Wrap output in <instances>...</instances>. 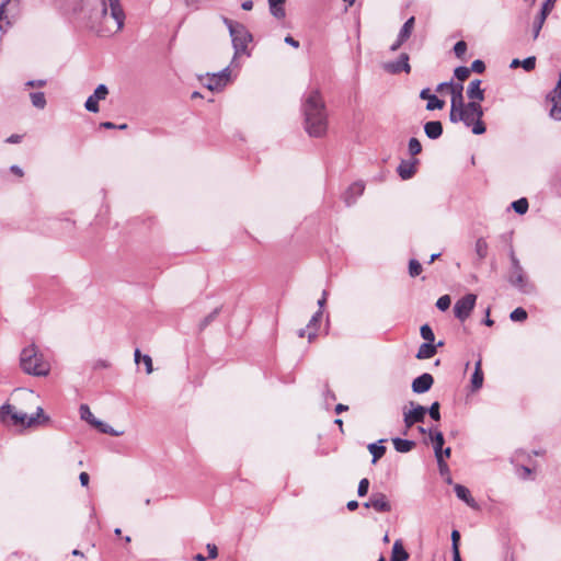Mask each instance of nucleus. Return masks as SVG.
I'll return each instance as SVG.
<instances>
[{
  "label": "nucleus",
  "instance_id": "obj_1",
  "mask_svg": "<svg viewBox=\"0 0 561 561\" xmlns=\"http://www.w3.org/2000/svg\"><path fill=\"white\" fill-rule=\"evenodd\" d=\"M100 9L91 13L92 27L102 36L118 33L125 22V13L119 0H99Z\"/></svg>",
  "mask_w": 561,
  "mask_h": 561
},
{
  "label": "nucleus",
  "instance_id": "obj_2",
  "mask_svg": "<svg viewBox=\"0 0 561 561\" xmlns=\"http://www.w3.org/2000/svg\"><path fill=\"white\" fill-rule=\"evenodd\" d=\"M305 129L311 137H322L327 133L328 119L324 102L319 91H311L302 104Z\"/></svg>",
  "mask_w": 561,
  "mask_h": 561
},
{
  "label": "nucleus",
  "instance_id": "obj_3",
  "mask_svg": "<svg viewBox=\"0 0 561 561\" xmlns=\"http://www.w3.org/2000/svg\"><path fill=\"white\" fill-rule=\"evenodd\" d=\"M22 370L32 376L45 377L50 371V364L44 358L35 344L24 347L20 355Z\"/></svg>",
  "mask_w": 561,
  "mask_h": 561
},
{
  "label": "nucleus",
  "instance_id": "obj_4",
  "mask_svg": "<svg viewBox=\"0 0 561 561\" xmlns=\"http://www.w3.org/2000/svg\"><path fill=\"white\" fill-rule=\"evenodd\" d=\"M0 421L2 423H9L13 425L21 424L26 427L36 425L47 424L49 417L45 415L43 408L38 407L34 415L28 416L24 412H18L15 408L9 403H4L0 407Z\"/></svg>",
  "mask_w": 561,
  "mask_h": 561
},
{
  "label": "nucleus",
  "instance_id": "obj_5",
  "mask_svg": "<svg viewBox=\"0 0 561 561\" xmlns=\"http://www.w3.org/2000/svg\"><path fill=\"white\" fill-rule=\"evenodd\" d=\"M222 22L229 30V34L231 37L232 46L234 49V57L241 54H248V45L252 42V35L247 30V27L238 22H233L232 20L221 16Z\"/></svg>",
  "mask_w": 561,
  "mask_h": 561
},
{
  "label": "nucleus",
  "instance_id": "obj_6",
  "mask_svg": "<svg viewBox=\"0 0 561 561\" xmlns=\"http://www.w3.org/2000/svg\"><path fill=\"white\" fill-rule=\"evenodd\" d=\"M476 301L477 296L474 294H467L458 299L454 306L455 317L461 322L467 320L476 306Z\"/></svg>",
  "mask_w": 561,
  "mask_h": 561
},
{
  "label": "nucleus",
  "instance_id": "obj_7",
  "mask_svg": "<svg viewBox=\"0 0 561 561\" xmlns=\"http://www.w3.org/2000/svg\"><path fill=\"white\" fill-rule=\"evenodd\" d=\"M508 283L523 294H530L534 285L530 284L525 275L524 268L510 271Z\"/></svg>",
  "mask_w": 561,
  "mask_h": 561
},
{
  "label": "nucleus",
  "instance_id": "obj_8",
  "mask_svg": "<svg viewBox=\"0 0 561 561\" xmlns=\"http://www.w3.org/2000/svg\"><path fill=\"white\" fill-rule=\"evenodd\" d=\"M431 438L434 443V451L439 470L440 472H443L448 469L447 463L444 461V457H449L451 450L448 447L444 449V451H442V445H444V436L440 432H436L434 435L431 436Z\"/></svg>",
  "mask_w": 561,
  "mask_h": 561
},
{
  "label": "nucleus",
  "instance_id": "obj_9",
  "mask_svg": "<svg viewBox=\"0 0 561 561\" xmlns=\"http://www.w3.org/2000/svg\"><path fill=\"white\" fill-rule=\"evenodd\" d=\"M463 111H467V112L476 115V117L478 118V122H476L474 127H473V134L474 135L484 134L486 130L485 125L482 121L484 112H483V108H482L480 102L477 100H471L470 102H468L466 104Z\"/></svg>",
  "mask_w": 561,
  "mask_h": 561
},
{
  "label": "nucleus",
  "instance_id": "obj_10",
  "mask_svg": "<svg viewBox=\"0 0 561 561\" xmlns=\"http://www.w3.org/2000/svg\"><path fill=\"white\" fill-rule=\"evenodd\" d=\"M366 508H374L378 513H388L391 511V504L386 496V494L381 492H374L369 500L364 503Z\"/></svg>",
  "mask_w": 561,
  "mask_h": 561
},
{
  "label": "nucleus",
  "instance_id": "obj_11",
  "mask_svg": "<svg viewBox=\"0 0 561 561\" xmlns=\"http://www.w3.org/2000/svg\"><path fill=\"white\" fill-rule=\"evenodd\" d=\"M108 95V89L105 84H99L93 94L90 95L85 103H84V107L87 111L89 112H92V113H98L99 112V101H103L106 99V96Z\"/></svg>",
  "mask_w": 561,
  "mask_h": 561
},
{
  "label": "nucleus",
  "instance_id": "obj_12",
  "mask_svg": "<svg viewBox=\"0 0 561 561\" xmlns=\"http://www.w3.org/2000/svg\"><path fill=\"white\" fill-rule=\"evenodd\" d=\"M383 69L392 75L400 73L402 71L409 73L411 71V66L409 64V55L402 53L399 56L398 60L385 64Z\"/></svg>",
  "mask_w": 561,
  "mask_h": 561
},
{
  "label": "nucleus",
  "instance_id": "obj_13",
  "mask_svg": "<svg viewBox=\"0 0 561 561\" xmlns=\"http://www.w3.org/2000/svg\"><path fill=\"white\" fill-rule=\"evenodd\" d=\"M427 409L423 405H415L412 410L403 413V421L407 428L412 427L415 423L424 421Z\"/></svg>",
  "mask_w": 561,
  "mask_h": 561
},
{
  "label": "nucleus",
  "instance_id": "obj_14",
  "mask_svg": "<svg viewBox=\"0 0 561 561\" xmlns=\"http://www.w3.org/2000/svg\"><path fill=\"white\" fill-rule=\"evenodd\" d=\"M229 78H230L229 68H225L224 70L219 71L218 73L211 75L207 79L206 87L210 91L219 90L228 83Z\"/></svg>",
  "mask_w": 561,
  "mask_h": 561
},
{
  "label": "nucleus",
  "instance_id": "obj_15",
  "mask_svg": "<svg viewBox=\"0 0 561 561\" xmlns=\"http://www.w3.org/2000/svg\"><path fill=\"white\" fill-rule=\"evenodd\" d=\"M434 378L431 374L424 373L416 377L412 382V390L415 393H424L433 386Z\"/></svg>",
  "mask_w": 561,
  "mask_h": 561
},
{
  "label": "nucleus",
  "instance_id": "obj_16",
  "mask_svg": "<svg viewBox=\"0 0 561 561\" xmlns=\"http://www.w3.org/2000/svg\"><path fill=\"white\" fill-rule=\"evenodd\" d=\"M365 190V184L363 182H354L348 186L346 192L343 195V199L347 206L353 205L356 199L363 195Z\"/></svg>",
  "mask_w": 561,
  "mask_h": 561
},
{
  "label": "nucleus",
  "instance_id": "obj_17",
  "mask_svg": "<svg viewBox=\"0 0 561 561\" xmlns=\"http://www.w3.org/2000/svg\"><path fill=\"white\" fill-rule=\"evenodd\" d=\"M420 98L422 100H427L426 110L427 111H435V110H442L445 105V102L440 99H438L435 94L431 93L430 89H423L420 93Z\"/></svg>",
  "mask_w": 561,
  "mask_h": 561
},
{
  "label": "nucleus",
  "instance_id": "obj_18",
  "mask_svg": "<svg viewBox=\"0 0 561 561\" xmlns=\"http://www.w3.org/2000/svg\"><path fill=\"white\" fill-rule=\"evenodd\" d=\"M417 160H402L397 169L402 180L411 179L416 172Z\"/></svg>",
  "mask_w": 561,
  "mask_h": 561
},
{
  "label": "nucleus",
  "instance_id": "obj_19",
  "mask_svg": "<svg viewBox=\"0 0 561 561\" xmlns=\"http://www.w3.org/2000/svg\"><path fill=\"white\" fill-rule=\"evenodd\" d=\"M455 493L457 497L461 501H463L467 505H469L472 508H477L478 504L476 500L471 496L470 491L468 488L461 484H456L454 486Z\"/></svg>",
  "mask_w": 561,
  "mask_h": 561
},
{
  "label": "nucleus",
  "instance_id": "obj_20",
  "mask_svg": "<svg viewBox=\"0 0 561 561\" xmlns=\"http://www.w3.org/2000/svg\"><path fill=\"white\" fill-rule=\"evenodd\" d=\"M481 80H472L467 88V95L470 100H477L479 102L484 100V90L481 89Z\"/></svg>",
  "mask_w": 561,
  "mask_h": 561
},
{
  "label": "nucleus",
  "instance_id": "obj_21",
  "mask_svg": "<svg viewBox=\"0 0 561 561\" xmlns=\"http://www.w3.org/2000/svg\"><path fill=\"white\" fill-rule=\"evenodd\" d=\"M424 133L430 139H438L443 134V125L439 121H431L424 125Z\"/></svg>",
  "mask_w": 561,
  "mask_h": 561
},
{
  "label": "nucleus",
  "instance_id": "obj_22",
  "mask_svg": "<svg viewBox=\"0 0 561 561\" xmlns=\"http://www.w3.org/2000/svg\"><path fill=\"white\" fill-rule=\"evenodd\" d=\"M437 353V346L435 344L425 342L420 345L415 357L417 359H428L432 358Z\"/></svg>",
  "mask_w": 561,
  "mask_h": 561
},
{
  "label": "nucleus",
  "instance_id": "obj_23",
  "mask_svg": "<svg viewBox=\"0 0 561 561\" xmlns=\"http://www.w3.org/2000/svg\"><path fill=\"white\" fill-rule=\"evenodd\" d=\"M267 1H268V7H270V12L274 18L282 20L286 16V11L284 8L285 0H267Z\"/></svg>",
  "mask_w": 561,
  "mask_h": 561
},
{
  "label": "nucleus",
  "instance_id": "obj_24",
  "mask_svg": "<svg viewBox=\"0 0 561 561\" xmlns=\"http://www.w3.org/2000/svg\"><path fill=\"white\" fill-rule=\"evenodd\" d=\"M322 318V311L318 310L310 319L309 323L307 324L308 329V340L311 342L317 336L318 325Z\"/></svg>",
  "mask_w": 561,
  "mask_h": 561
},
{
  "label": "nucleus",
  "instance_id": "obj_25",
  "mask_svg": "<svg viewBox=\"0 0 561 561\" xmlns=\"http://www.w3.org/2000/svg\"><path fill=\"white\" fill-rule=\"evenodd\" d=\"M409 553L404 549L401 540H397L392 547L391 561H407Z\"/></svg>",
  "mask_w": 561,
  "mask_h": 561
},
{
  "label": "nucleus",
  "instance_id": "obj_26",
  "mask_svg": "<svg viewBox=\"0 0 561 561\" xmlns=\"http://www.w3.org/2000/svg\"><path fill=\"white\" fill-rule=\"evenodd\" d=\"M79 412H80V417L83 421L88 422L90 425H92L94 427L96 425H103V422L95 419V416L93 415V413L91 412L90 408L87 404H81Z\"/></svg>",
  "mask_w": 561,
  "mask_h": 561
},
{
  "label": "nucleus",
  "instance_id": "obj_27",
  "mask_svg": "<svg viewBox=\"0 0 561 561\" xmlns=\"http://www.w3.org/2000/svg\"><path fill=\"white\" fill-rule=\"evenodd\" d=\"M415 19L414 16H411L408 19L404 24L402 25L398 38H400L401 42H407L409 37L411 36L413 28H414Z\"/></svg>",
  "mask_w": 561,
  "mask_h": 561
},
{
  "label": "nucleus",
  "instance_id": "obj_28",
  "mask_svg": "<svg viewBox=\"0 0 561 561\" xmlns=\"http://www.w3.org/2000/svg\"><path fill=\"white\" fill-rule=\"evenodd\" d=\"M383 442V439H380L378 443H371L368 445V450L373 455V463H376L385 455L386 447L380 445Z\"/></svg>",
  "mask_w": 561,
  "mask_h": 561
},
{
  "label": "nucleus",
  "instance_id": "obj_29",
  "mask_svg": "<svg viewBox=\"0 0 561 561\" xmlns=\"http://www.w3.org/2000/svg\"><path fill=\"white\" fill-rule=\"evenodd\" d=\"M392 444L398 453H409L415 446V443L413 440L403 439L399 437L393 438Z\"/></svg>",
  "mask_w": 561,
  "mask_h": 561
},
{
  "label": "nucleus",
  "instance_id": "obj_30",
  "mask_svg": "<svg viewBox=\"0 0 561 561\" xmlns=\"http://www.w3.org/2000/svg\"><path fill=\"white\" fill-rule=\"evenodd\" d=\"M482 383H483V373L481 369V360H478L476 363V368H474V371H473L472 378H471L472 389L473 390L480 389L482 387Z\"/></svg>",
  "mask_w": 561,
  "mask_h": 561
},
{
  "label": "nucleus",
  "instance_id": "obj_31",
  "mask_svg": "<svg viewBox=\"0 0 561 561\" xmlns=\"http://www.w3.org/2000/svg\"><path fill=\"white\" fill-rule=\"evenodd\" d=\"M30 98H31V102L34 107H36L38 110L45 108L47 102H46L45 94L43 92H32L30 94Z\"/></svg>",
  "mask_w": 561,
  "mask_h": 561
},
{
  "label": "nucleus",
  "instance_id": "obj_32",
  "mask_svg": "<svg viewBox=\"0 0 561 561\" xmlns=\"http://www.w3.org/2000/svg\"><path fill=\"white\" fill-rule=\"evenodd\" d=\"M474 250H476V253H477V255H478V257L480 260L485 259V256L488 255V243H486V241L483 238H479L476 241Z\"/></svg>",
  "mask_w": 561,
  "mask_h": 561
},
{
  "label": "nucleus",
  "instance_id": "obj_33",
  "mask_svg": "<svg viewBox=\"0 0 561 561\" xmlns=\"http://www.w3.org/2000/svg\"><path fill=\"white\" fill-rule=\"evenodd\" d=\"M528 206H529L528 201L525 197H522L512 203L513 209L519 215L526 214L528 210Z\"/></svg>",
  "mask_w": 561,
  "mask_h": 561
},
{
  "label": "nucleus",
  "instance_id": "obj_34",
  "mask_svg": "<svg viewBox=\"0 0 561 561\" xmlns=\"http://www.w3.org/2000/svg\"><path fill=\"white\" fill-rule=\"evenodd\" d=\"M421 336L425 340V342L433 343L435 341V335L432 328L428 324H423L420 329Z\"/></svg>",
  "mask_w": 561,
  "mask_h": 561
},
{
  "label": "nucleus",
  "instance_id": "obj_35",
  "mask_svg": "<svg viewBox=\"0 0 561 561\" xmlns=\"http://www.w3.org/2000/svg\"><path fill=\"white\" fill-rule=\"evenodd\" d=\"M422 273V265L417 260H410L409 262V274L412 277L419 276Z\"/></svg>",
  "mask_w": 561,
  "mask_h": 561
},
{
  "label": "nucleus",
  "instance_id": "obj_36",
  "mask_svg": "<svg viewBox=\"0 0 561 561\" xmlns=\"http://www.w3.org/2000/svg\"><path fill=\"white\" fill-rule=\"evenodd\" d=\"M512 321H524L527 319V312L522 307L516 308L510 314Z\"/></svg>",
  "mask_w": 561,
  "mask_h": 561
},
{
  "label": "nucleus",
  "instance_id": "obj_37",
  "mask_svg": "<svg viewBox=\"0 0 561 561\" xmlns=\"http://www.w3.org/2000/svg\"><path fill=\"white\" fill-rule=\"evenodd\" d=\"M422 151V146H421V142L419 141V139L416 138H411L409 140V152L411 156H416L419 154L420 152Z\"/></svg>",
  "mask_w": 561,
  "mask_h": 561
},
{
  "label": "nucleus",
  "instance_id": "obj_38",
  "mask_svg": "<svg viewBox=\"0 0 561 561\" xmlns=\"http://www.w3.org/2000/svg\"><path fill=\"white\" fill-rule=\"evenodd\" d=\"M553 106L550 110V117L556 121H561V99L552 102Z\"/></svg>",
  "mask_w": 561,
  "mask_h": 561
},
{
  "label": "nucleus",
  "instance_id": "obj_39",
  "mask_svg": "<svg viewBox=\"0 0 561 561\" xmlns=\"http://www.w3.org/2000/svg\"><path fill=\"white\" fill-rule=\"evenodd\" d=\"M450 304H451L450 297L448 295H444L437 299L436 307L440 311H446L450 307Z\"/></svg>",
  "mask_w": 561,
  "mask_h": 561
},
{
  "label": "nucleus",
  "instance_id": "obj_40",
  "mask_svg": "<svg viewBox=\"0 0 561 561\" xmlns=\"http://www.w3.org/2000/svg\"><path fill=\"white\" fill-rule=\"evenodd\" d=\"M476 122H478V118L476 117V115H473V114H471V113H469L467 111H463L462 123L467 127H470L472 133H473V127H474Z\"/></svg>",
  "mask_w": 561,
  "mask_h": 561
},
{
  "label": "nucleus",
  "instance_id": "obj_41",
  "mask_svg": "<svg viewBox=\"0 0 561 561\" xmlns=\"http://www.w3.org/2000/svg\"><path fill=\"white\" fill-rule=\"evenodd\" d=\"M454 73L458 80L465 81L470 75V69L468 67L460 66L455 69Z\"/></svg>",
  "mask_w": 561,
  "mask_h": 561
},
{
  "label": "nucleus",
  "instance_id": "obj_42",
  "mask_svg": "<svg viewBox=\"0 0 561 561\" xmlns=\"http://www.w3.org/2000/svg\"><path fill=\"white\" fill-rule=\"evenodd\" d=\"M220 312V308L214 309L208 316H206L201 322V329L206 328L211 321H214Z\"/></svg>",
  "mask_w": 561,
  "mask_h": 561
},
{
  "label": "nucleus",
  "instance_id": "obj_43",
  "mask_svg": "<svg viewBox=\"0 0 561 561\" xmlns=\"http://www.w3.org/2000/svg\"><path fill=\"white\" fill-rule=\"evenodd\" d=\"M95 428H98L101 433L110 434L112 436H119L122 435V432L115 431L112 426L103 422V425H96Z\"/></svg>",
  "mask_w": 561,
  "mask_h": 561
},
{
  "label": "nucleus",
  "instance_id": "obj_44",
  "mask_svg": "<svg viewBox=\"0 0 561 561\" xmlns=\"http://www.w3.org/2000/svg\"><path fill=\"white\" fill-rule=\"evenodd\" d=\"M467 51V44L463 41H459L454 46V53L458 58H462Z\"/></svg>",
  "mask_w": 561,
  "mask_h": 561
},
{
  "label": "nucleus",
  "instance_id": "obj_45",
  "mask_svg": "<svg viewBox=\"0 0 561 561\" xmlns=\"http://www.w3.org/2000/svg\"><path fill=\"white\" fill-rule=\"evenodd\" d=\"M449 119L451 123H459L463 119V111L450 107Z\"/></svg>",
  "mask_w": 561,
  "mask_h": 561
},
{
  "label": "nucleus",
  "instance_id": "obj_46",
  "mask_svg": "<svg viewBox=\"0 0 561 561\" xmlns=\"http://www.w3.org/2000/svg\"><path fill=\"white\" fill-rule=\"evenodd\" d=\"M427 412H428L430 416L433 420H435V421H439L440 420L439 403L438 402L432 403V405L427 409Z\"/></svg>",
  "mask_w": 561,
  "mask_h": 561
},
{
  "label": "nucleus",
  "instance_id": "obj_47",
  "mask_svg": "<svg viewBox=\"0 0 561 561\" xmlns=\"http://www.w3.org/2000/svg\"><path fill=\"white\" fill-rule=\"evenodd\" d=\"M369 480L364 478L358 483L357 494L358 496H365L368 493Z\"/></svg>",
  "mask_w": 561,
  "mask_h": 561
},
{
  "label": "nucleus",
  "instance_id": "obj_48",
  "mask_svg": "<svg viewBox=\"0 0 561 561\" xmlns=\"http://www.w3.org/2000/svg\"><path fill=\"white\" fill-rule=\"evenodd\" d=\"M511 271L523 268L519 260L517 259L513 248L510 250Z\"/></svg>",
  "mask_w": 561,
  "mask_h": 561
},
{
  "label": "nucleus",
  "instance_id": "obj_49",
  "mask_svg": "<svg viewBox=\"0 0 561 561\" xmlns=\"http://www.w3.org/2000/svg\"><path fill=\"white\" fill-rule=\"evenodd\" d=\"M549 99L551 102H556L561 99V75L559 76L558 83L554 90L549 94Z\"/></svg>",
  "mask_w": 561,
  "mask_h": 561
},
{
  "label": "nucleus",
  "instance_id": "obj_50",
  "mask_svg": "<svg viewBox=\"0 0 561 561\" xmlns=\"http://www.w3.org/2000/svg\"><path fill=\"white\" fill-rule=\"evenodd\" d=\"M466 103L463 102V98L451 96L450 107L463 111Z\"/></svg>",
  "mask_w": 561,
  "mask_h": 561
},
{
  "label": "nucleus",
  "instance_id": "obj_51",
  "mask_svg": "<svg viewBox=\"0 0 561 561\" xmlns=\"http://www.w3.org/2000/svg\"><path fill=\"white\" fill-rule=\"evenodd\" d=\"M535 66H536V57H534V56L527 57L526 59H524L522 61V67L526 71H531L533 69H535Z\"/></svg>",
  "mask_w": 561,
  "mask_h": 561
},
{
  "label": "nucleus",
  "instance_id": "obj_52",
  "mask_svg": "<svg viewBox=\"0 0 561 561\" xmlns=\"http://www.w3.org/2000/svg\"><path fill=\"white\" fill-rule=\"evenodd\" d=\"M470 71L482 73L485 70V65L482 60L477 59L471 64Z\"/></svg>",
  "mask_w": 561,
  "mask_h": 561
},
{
  "label": "nucleus",
  "instance_id": "obj_53",
  "mask_svg": "<svg viewBox=\"0 0 561 561\" xmlns=\"http://www.w3.org/2000/svg\"><path fill=\"white\" fill-rule=\"evenodd\" d=\"M450 90H451V96H458V98H463L462 95V90H463V87L462 84H454L451 82V85H449Z\"/></svg>",
  "mask_w": 561,
  "mask_h": 561
},
{
  "label": "nucleus",
  "instance_id": "obj_54",
  "mask_svg": "<svg viewBox=\"0 0 561 561\" xmlns=\"http://www.w3.org/2000/svg\"><path fill=\"white\" fill-rule=\"evenodd\" d=\"M46 85V80L39 79V80H28L25 82V87L27 88H42Z\"/></svg>",
  "mask_w": 561,
  "mask_h": 561
},
{
  "label": "nucleus",
  "instance_id": "obj_55",
  "mask_svg": "<svg viewBox=\"0 0 561 561\" xmlns=\"http://www.w3.org/2000/svg\"><path fill=\"white\" fill-rule=\"evenodd\" d=\"M543 23L545 22H541L537 18L535 19L534 24H533L534 38L538 37V35L540 33V30L542 28Z\"/></svg>",
  "mask_w": 561,
  "mask_h": 561
},
{
  "label": "nucleus",
  "instance_id": "obj_56",
  "mask_svg": "<svg viewBox=\"0 0 561 561\" xmlns=\"http://www.w3.org/2000/svg\"><path fill=\"white\" fill-rule=\"evenodd\" d=\"M206 549L208 551V558L216 559L218 556V549L214 543H207Z\"/></svg>",
  "mask_w": 561,
  "mask_h": 561
},
{
  "label": "nucleus",
  "instance_id": "obj_57",
  "mask_svg": "<svg viewBox=\"0 0 561 561\" xmlns=\"http://www.w3.org/2000/svg\"><path fill=\"white\" fill-rule=\"evenodd\" d=\"M460 534L458 530L451 531V549L459 548Z\"/></svg>",
  "mask_w": 561,
  "mask_h": 561
},
{
  "label": "nucleus",
  "instance_id": "obj_58",
  "mask_svg": "<svg viewBox=\"0 0 561 561\" xmlns=\"http://www.w3.org/2000/svg\"><path fill=\"white\" fill-rule=\"evenodd\" d=\"M142 362L146 366V373L147 374H151L152 370H153V367H152V359L149 355H144L142 356Z\"/></svg>",
  "mask_w": 561,
  "mask_h": 561
},
{
  "label": "nucleus",
  "instance_id": "obj_59",
  "mask_svg": "<svg viewBox=\"0 0 561 561\" xmlns=\"http://www.w3.org/2000/svg\"><path fill=\"white\" fill-rule=\"evenodd\" d=\"M110 363L105 359H99L93 364L94 369L107 368Z\"/></svg>",
  "mask_w": 561,
  "mask_h": 561
},
{
  "label": "nucleus",
  "instance_id": "obj_60",
  "mask_svg": "<svg viewBox=\"0 0 561 561\" xmlns=\"http://www.w3.org/2000/svg\"><path fill=\"white\" fill-rule=\"evenodd\" d=\"M79 480L82 486H87L90 481V477L87 472H81L79 476Z\"/></svg>",
  "mask_w": 561,
  "mask_h": 561
},
{
  "label": "nucleus",
  "instance_id": "obj_61",
  "mask_svg": "<svg viewBox=\"0 0 561 561\" xmlns=\"http://www.w3.org/2000/svg\"><path fill=\"white\" fill-rule=\"evenodd\" d=\"M285 43L293 46L294 48L299 47V42L296 41L293 36L288 35L285 37Z\"/></svg>",
  "mask_w": 561,
  "mask_h": 561
},
{
  "label": "nucleus",
  "instance_id": "obj_62",
  "mask_svg": "<svg viewBox=\"0 0 561 561\" xmlns=\"http://www.w3.org/2000/svg\"><path fill=\"white\" fill-rule=\"evenodd\" d=\"M22 139V136L13 134L9 138H7V142L9 144H19Z\"/></svg>",
  "mask_w": 561,
  "mask_h": 561
},
{
  "label": "nucleus",
  "instance_id": "obj_63",
  "mask_svg": "<svg viewBox=\"0 0 561 561\" xmlns=\"http://www.w3.org/2000/svg\"><path fill=\"white\" fill-rule=\"evenodd\" d=\"M10 171L12 173H14L15 175H18V176H23L24 175L23 170L19 165H15V164L10 167Z\"/></svg>",
  "mask_w": 561,
  "mask_h": 561
},
{
  "label": "nucleus",
  "instance_id": "obj_64",
  "mask_svg": "<svg viewBox=\"0 0 561 561\" xmlns=\"http://www.w3.org/2000/svg\"><path fill=\"white\" fill-rule=\"evenodd\" d=\"M549 13L550 12L548 10L541 8L539 14L537 15V19L540 20L541 22H545Z\"/></svg>",
  "mask_w": 561,
  "mask_h": 561
}]
</instances>
